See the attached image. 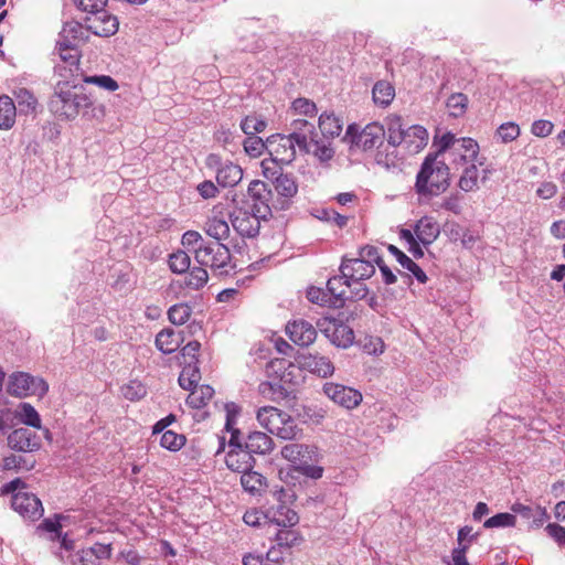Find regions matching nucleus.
I'll return each instance as SVG.
<instances>
[{
	"label": "nucleus",
	"mask_w": 565,
	"mask_h": 565,
	"mask_svg": "<svg viewBox=\"0 0 565 565\" xmlns=\"http://www.w3.org/2000/svg\"><path fill=\"white\" fill-rule=\"evenodd\" d=\"M66 67L55 66V72L62 79L54 85V92L49 100V109L62 120L75 119L81 110L93 105L89 95L84 93V87L76 82V78H68L63 74Z\"/></svg>",
	"instance_id": "nucleus-1"
},
{
	"label": "nucleus",
	"mask_w": 565,
	"mask_h": 565,
	"mask_svg": "<svg viewBox=\"0 0 565 565\" xmlns=\"http://www.w3.org/2000/svg\"><path fill=\"white\" fill-rule=\"evenodd\" d=\"M450 185V170L437 154H427L416 177L415 189L422 196H438Z\"/></svg>",
	"instance_id": "nucleus-2"
},
{
	"label": "nucleus",
	"mask_w": 565,
	"mask_h": 565,
	"mask_svg": "<svg viewBox=\"0 0 565 565\" xmlns=\"http://www.w3.org/2000/svg\"><path fill=\"white\" fill-rule=\"evenodd\" d=\"M256 418L262 427L281 439H295L300 431L290 415L274 406L260 407Z\"/></svg>",
	"instance_id": "nucleus-3"
},
{
	"label": "nucleus",
	"mask_w": 565,
	"mask_h": 565,
	"mask_svg": "<svg viewBox=\"0 0 565 565\" xmlns=\"http://www.w3.org/2000/svg\"><path fill=\"white\" fill-rule=\"evenodd\" d=\"M49 391V384L41 377L26 372H13L9 375L7 392L9 395L23 398L28 396L43 397Z\"/></svg>",
	"instance_id": "nucleus-4"
},
{
	"label": "nucleus",
	"mask_w": 565,
	"mask_h": 565,
	"mask_svg": "<svg viewBox=\"0 0 565 565\" xmlns=\"http://www.w3.org/2000/svg\"><path fill=\"white\" fill-rule=\"evenodd\" d=\"M231 252L226 245L220 242H205L195 249V260L204 267L220 270V274H227L231 263Z\"/></svg>",
	"instance_id": "nucleus-5"
},
{
	"label": "nucleus",
	"mask_w": 565,
	"mask_h": 565,
	"mask_svg": "<svg viewBox=\"0 0 565 565\" xmlns=\"http://www.w3.org/2000/svg\"><path fill=\"white\" fill-rule=\"evenodd\" d=\"M206 164L216 171V181L223 188L235 186L243 178V170L238 164L228 160L223 161L217 154H210Z\"/></svg>",
	"instance_id": "nucleus-6"
},
{
	"label": "nucleus",
	"mask_w": 565,
	"mask_h": 565,
	"mask_svg": "<svg viewBox=\"0 0 565 565\" xmlns=\"http://www.w3.org/2000/svg\"><path fill=\"white\" fill-rule=\"evenodd\" d=\"M317 327L334 345L339 348H348L354 340L353 330L337 319H321L317 322Z\"/></svg>",
	"instance_id": "nucleus-7"
},
{
	"label": "nucleus",
	"mask_w": 565,
	"mask_h": 565,
	"mask_svg": "<svg viewBox=\"0 0 565 565\" xmlns=\"http://www.w3.org/2000/svg\"><path fill=\"white\" fill-rule=\"evenodd\" d=\"M267 149L273 158L284 164L291 163L299 151L296 141L289 135L281 134L267 138Z\"/></svg>",
	"instance_id": "nucleus-8"
},
{
	"label": "nucleus",
	"mask_w": 565,
	"mask_h": 565,
	"mask_svg": "<svg viewBox=\"0 0 565 565\" xmlns=\"http://www.w3.org/2000/svg\"><path fill=\"white\" fill-rule=\"evenodd\" d=\"M230 216L233 228L243 237H255L259 233L260 220L267 218L242 209L233 211Z\"/></svg>",
	"instance_id": "nucleus-9"
},
{
	"label": "nucleus",
	"mask_w": 565,
	"mask_h": 565,
	"mask_svg": "<svg viewBox=\"0 0 565 565\" xmlns=\"http://www.w3.org/2000/svg\"><path fill=\"white\" fill-rule=\"evenodd\" d=\"M85 23L93 34L105 38L114 35L119 26L118 18L105 8L87 17Z\"/></svg>",
	"instance_id": "nucleus-10"
},
{
	"label": "nucleus",
	"mask_w": 565,
	"mask_h": 565,
	"mask_svg": "<svg viewBox=\"0 0 565 565\" xmlns=\"http://www.w3.org/2000/svg\"><path fill=\"white\" fill-rule=\"evenodd\" d=\"M324 394L335 404L352 409L362 402V394L349 386L338 383H326L323 385Z\"/></svg>",
	"instance_id": "nucleus-11"
},
{
	"label": "nucleus",
	"mask_w": 565,
	"mask_h": 565,
	"mask_svg": "<svg viewBox=\"0 0 565 565\" xmlns=\"http://www.w3.org/2000/svg\"><path fill=\"white\" fill-rule=\"evenodd\" d=\"M11 505L20 515L32 521L40 519L44 512L41 500L29 492H17L12 497Z\"/></svg>",
	"instance_id": "nucleus-12"
},
{
	"label": "nucleus",
	"mask_w": 565,
	"mask_h": 565,
	"mask_svg": "<svg viewBox=\"0 0 565 565\" xmlns=\"http://www.w3.org/2000/svg\"><path fill=\"white\" fill-rule=\"evenodd\" d=\"M290 138L296 141L299 152L309 153L311 150V142L316 138L315 125L307 119H294L290 122Z\"/></svg>",
	"instance_id": "nucleus-13"
},
{
	"label": "nucleus",
	"mask_w": 565,
	"mask_h": 565,
	"mask_svg": "<svg viewBox=\"0 0 565 565\" xmlns=\"http://www.w3.org/2000/svg\"><path fill=\"white\" fill-rule=\"evenodd\" d=\"M247 194L253 201L250 210L256 212L257 216L268 217L270 215L268 201L271 192L267 188V184L260 180H254L248 185Z\"/></svg>",
	"instance_id": "nucleus-14"
},
{
	"label": "nucleus",
	"mask_w": 565,
	"mask_h": 565,
	"mask_svg": "<svg viewBox=\"0 0 565 565\" xmlns=\"http://www.w3.org/2000/svg\"><path fill=\"white\" fill-rule=\"evenodd\" d=\"M340 273L351 281L365 280L371 278L375 273V267L367 260L358 258L343 257L340 265Z\"/></svg>",
	"instance_id": "nucleus-15"
},
{
	"label": "nucleus",
	"mask_w": 565,
	"mask_h": 565,
	"mask_svg": "<svg viewBox=\"0 0 565 565\" xmlns=\"http://www.w3.org/2000/svg\"><path fill=\"white\" fill-rule=\"evenodd\" d=\"M286 333L294 343L300 347L312 344L317 338L316 328L303 319L289 322L286 326Z\"/></svg>",
	"instance_id": "nucleus-16"
},
{
	"label": "nucleus",
	"mask_w": 565,
	"mask_h": 565,
	"mask_svg": "<svg viewBox=\"0 0 565 565\" xmlns=\"http://www.w3.org/2000/svg\"><path fill=\"white\" fill-rule=\"evenodd\" d=\"M8 446L15 451L31 452L40 448V439L29 428H17L8 436Z\"/></svg>",
	"instance_id": "nucleus-17"
},
{
	"label": "nucleus",
	"mask_w": 565,
	"mask_h": 565,
	"mask_svg": "<svg viewBox=\"0 0 565 565\" xmlns=\"http://www.w3.org/2000/svg\"><path fill=\"white\" fill-rule=\"evenodd\" d=\"M384 137V126L379 122H372L366 125L356 136H354L353 143L363 150H370L382 145Z\"/></svg>",
	"instance_id": "nucleus-18"
},
{
	"label": "nucleus",
	"mask_w": 565,
	"mask_h": 565,
	"mask_svg": "<svg viewBox=\"0 0 565 565\" xmlns=\"http://www.w3.org/2000/svg\"><path fill=\"white\" fill-rule=\"evenodd\" d=\"M89 33L90 30H88L87 24L83 25L77 21H67L63 24L57 40L79 47L88 41Z\"/></svg>",
	"instance_id": "nucleus-19"
},
{
	"label": "nucleus",
	"mask_w": 565,
	"mask_h": 565,
	"mask_svg": "<svg viewBox=\"0 0 565 565\" xmlns=\"http://www.w3.org/2000/svg\"><path fill=\"white\" fill-rule=\"evenodd\" d=\"M512 512L526 520L532 527H541L548 519L546 508L531 504L514 503L511 508Z\"/></svg>",
	"instance_id": "nucleus-20"
},
{
	"label": "nucleus",
	"mask_w": 565,
	"mask_h": 565,
	"mask_svg": "<svg viewBox=\"0 0 565 565\" xmlns=\"http://www.w3.org/2000/svg\"><path fill=\"white\" fill-rule=\"evenodd\" d=\"M298 362L302 369L321 377L332 375L334 372V366L331 361L322 355L311 353L303 354L299 358Z\"/></svg>",
	"instance_id": "nucleus-21"
},
{
	"label": "nucleus",
	"mask_w": 565,
	"mask_h": 565,
	"mask_svg": "<svg viewBox=\"0 0 565 565\" xmlns=\"http://www.w3.org/2000/svg\"><path fill=\"white\" fill-rule=\"evenodd\" d=\"M264 518L282 527H292L299 522L297 512L284 503H277L276 505L268 508Z\"/></svg>",
	"instance_id": "nucleus-22"
},
{
	"label": "nucleus",
	"mask_w": 565,
	"mask_h": 565,
	"mask_svg": "<svg viewBox=\"0 0 565 565\" xmlns=\"http://www.w3.org/2000/svg\"><path fill=\"white\" fill-rule=\"evenodd\" d=\"M414 233L424 246H428L437 239L440 228L433 217L424 216L416 222Z\"/></svg>",
	"instance_id": "nucleus-23"
},
{
	"label": "nucleus",
	"mask_w": 565,
	"mask_h": 565,
	"mask_svg": "<svg viewBox=\"0 0 565 565\" xmlns=\"http://www.w3.org/2000/svg\"><path fill=\"white\" fill-rule=\"evenodd\" d=\"M427 130L423 126L414 125L406 128L402 145L408 152L417 153L427 145Z\"/></svg>",
	"instance_id": "nucleus-24"
},
{
	"label": "nucleus",
	"mask_w": 565,
	"mask_h": 565,
	"mask_svg": "<svg viewBox=\"0 0 565 565\" xmlns=\"http://www.w3.org/2000/svg\"><path fill=\"white\" fill-rule=\"evenodd\" d=\"M225 463L232 471L242 473L245 470L253 469L255 459L246 448L230 449L225 457Z\"/></svg>",
	"instance_id": "nucleus-25"
},
{
	"label": "nucleus",
	"mask_w": 565,
	"mask_h": 565,
	"mask_svg": "<svg viewBox=\"0 0 565 565\" xmlns=\"http://www.w3.org/2000/svg\"><path fill=\"white\" fill-rule=\"evenodd\" d=\"M54 54H57L61 61L70 66V70L66 68V71H62V73L66 74L68 72L71 78H75L72 67L74 66L76 71L78 70L81 58L79 47L57 40Z\"/></svg>",
	"instance_id": "nucleus-26"
},
{
	"label": "nucleus",
	"mask_w": 565,
	"mask_h": 565,
	"mask_svg": "<svg viewBox=\"0 0 565 565\" xmlns=\"http://www.w3.org/2000/svg\"><path fill=\"white\" fill-rule=\"evenodd\" d=\"M479 145L471 138H459L454 152V163H469L477 160Z\"/></svg>",
	"instance_id": "nucleus-27"
},
{
	"label": "nucleus",
	"mask_w": 565,
	"mask_h": 565,
	"mask_svg": "<svg viewBox=\"0 0 565 565\" xmlns=\"http://www.w3.org/2000/svg\"><path fill=\"white\" fill-rule=\"evenodd\" d=\"M273 447V439L262 431H250L244 441V448H246L252 456L253 454L266 455L271 451Z\"/></svg>",
	"instance_id": "nucleus-28"
},
{
	"label": "nucleus",
	"mask_w": 565,
	"mask_h": 565,
	"mask_svg": "<svg viewBox=\"0 0 565 565\" xmlns=\"http://www.w3.org/2000/svg\"><path fill=\"white\" fill-rule=\"evenodd\" d=\"M352 284L350 279H347L343 274L331 277L327 282V288L333 298V307H342L344 300L348 298L347 288H351Z\"/></svg>",
	"instance_id": "nucleus-29"
},
{
	"label": "nucleus",
	"mask_w": 565,
	"mask_h": 565,
	"mask_svg": "<svg viewBox=\"0 0 565 565\" xmlns=\"http://www.w3.org/2000/svg\"><path fill=\"white\" fill-rule=\"evenodd\" d=\"M181 341L179 333L172 329H163L156 337V347L162 353L170 354L180 347Z\"/></svg>",
	"instance_id": "nucleus-30"
},
{
	"label": "nucleus",
	"mask_w": 565,
	"mask_h": 565,
	"mask_svg": "<svg viewBox=\"0 0 565 565\" xmlns=\"http://www.w3.org/2000/svg\"><path fill=\"white\" fill-rule=\"evenodd\" d=\"M310 448L301 444H288L281 449V456L299 466L308 463L310 457Z\"/></svg>",
	"instance_id": "nucleus-31"
},
{
	"label": "nucleus",
	"mask_w": 565,
	"mask_h": 565,
	"mask_svg": "<svg viewBox=\"0 0 565 565\" xmlns=\"http://www.w3.org/2000/svg\"><path fill=\"white\" fill-rule=\"evenodd\" d=\"M17 107L12 98L7 95L0 96V129L8 130L15 122Z\"/></svg>",
	"instance_id": "nucleus-32"
},
{
	"label": "nucleus",
	"mask_w": 565,
	"mask_h": 565,
	"mask_svg": "<svg viewBox=\"0 0 565 565\" xmlns=\"http://www.w3.org/2000/svg\"><path fill=\"white\" fill-rule=\"evenodd\" d=\"M386 129L388 145L393 148L401 146L406 130L403 126L402 118L396 115L388 116L386 118Z\"/></svg>",
	"instance_id": "nucleus-33"
},
{
	"label": "nucleus",
	"mask_w": 565,
	"mask_h": 565,
	"mask_svg": "<svg viewBox=\"0 0 565 565\" xmlns=\"http://www.w3.org/2000/svg\"><path fill=\"white\" fill-rule=\"evenodd\" d=\"M319 128L323 136L333 138L342 131V121L332 113H323L319 117Z\"/></svg>",
	"instance_id": "nucleus-34"
},
{
	"label": "nucleus",
	"mask_w": 565,
	"mask_h": 565,
	"mask_svg": "<svg viewBox=\"0 0 565 565\" xmlns=\"http://www.w3.org/2000/svg\"><path fill=\"white\" fill-rule=\"evenodd\" d=\"M214 390L210 385L195 386L186 398V404L192 408H201L213 397Z\"/></svg>",
	"instance_id": "nucleus-35"
},
{
	"label": "nucleus",
	"mask_w": 565,
	"mask_h": 565,
	"mask_svg": "<svg viewBox=\"0 0 565 565\" xmlns=\"http://www.w3.org/2000/svg\"><path fill=\"white\" fill-rule=\"evenodd\" d=\"M241 484L252 494L259 493L265 487V478L252 469L245 470L241 476Z\"/></svg>",
	"instance_id": "nucleus-36"
},
{
	"label": "nucleus",
	"mask_w": 565,
	"mask_h": 565,
	"mask_svg": "<svg viewBox=\"0 0 565 565\" xmlns=\"http://www.w3.org/2000/svg\"><path fill=\"white\" fill-rule=\"evenodd\" d=\"M205 232L214 242L221 243L230 236V226L226 221L213 217L206 222Z\"/></svg>",
	"instance_id": "nucleus-37"
},
{
	"label": "nucleus",
	"mask_w": 565,
	"mask_h": 565,
	"mask_svg": "<svg viewBox=\"0 0 565 565\" xmlns=\"http://www.w3.org/2000/svg\"><path fill=\"white\" fill-rule=\"evenodd\" d=\"M372 94L376 105L387 106L395 96V89L388 82L380 81L375 83Z\"/></svg>",
	"instance_id": "nucleus-38"
},
{
	"label": "nucleus",
	"mask_w": 565,
	"mask_h": 565,
	"mask_svg": "<svg viewBox=\"0 0 565 565\" xmlns=\"http://www.w3.org/2000/svg\"><path fill=\"white\" fill-rule=\"evenodd\" d=\"M275 189L277 193L285 199H290L298 192V185L295 178L290 174L284 173H280L278 177H276Z\"/></svg>",
	"instance_id": "nucleus-39"
},
{
	"label": "nucleus",
	"mask_w": 565,
	"mask_h": 565,
	"mask_svg": "<svg viewBox=\"0 0 565 565\" xmlns=\"http://www.w3.org/2000/svg\"><path fill=\"white\" fill-rule=\"evenodd\" d=\"M17 417L24 425L41 428V418L36 409L30 403H21L17 408Z\"/></svg>",
	"instance_id": "nucleus-40"
},
{
	"label": "nucleus",
	"mask_w": 565,
	"mask_h": 565,
	"mask_svg": "<svg viewBox=\"0 0 565 565\" xmlns=\"http://www.w3.org/2000/svg\"><path fill=\"white\" fill-rule=\"evenodd\" d=\"M13 95L21 113L29 114L36 109L38 99L29 89L18 88L13 92Z\"/></svg>",
	"instance_id": "nucleus-41"
},
{
	"label": "nucleus",
	"mask_w": 565,
	"mask_h": 565,
	"mask_svg": "<svg viewBox=\"0 0 565 565\" xmlns=\"http://www.w3.org/2000/svg\"><path fill=\"white\" fill-rule=\"evenodd\" d=\"M201 379L199 367L196 365H184L179 376V384L183 390L192 391Z\"/></svg>",
	"instance_id": "nucleus-42"
},
{
	"label": "nucleus",
	"mask_w": 565,
	"mask_h": 565,
	"mask_svg": "<svg viewBox=\"0 0 565 565\" xmlns=\"http://www.w3.org/2000/svg\"><path fill=\"white\" fill-rule=\"evenodd\" d=\"M209 280V274L204 266L192 268L184 278V285L188 288L198 290L202 288Z\"/></svg>",
	"instance_id": "nucleus-43"
},
{
	"label": "nucleus",
	"mask_w": 565,
	"mask_h": 565,
	"mask_svg": "<svg viewBox=\"0 0 565 565\" xmlns=\"http://www.w3.org/2000/svg\"><path fill=\"white\" fill-rule=\"evenodd\" d=\"M468 97L462 93H455L447 99L446 106L449 110V115L452 117L462 116L468 107Z\"/></svg>",
	"instance_id": "nucleus-44"
},
{
	"label": "nucleus",
	"mask_w": 565,
	"mask_h": 565,
	"mask_svg": "<svg viewBox=\"0 0 565 565\" xmlns=\"http://www.w3.org/2000/svg\"><path fill=\"white\" fill-rule=\"evenodd\" d=\"M462 175L459 179L458 185L465 192L473 191L478 188V168L475 162H469Z\"/></svg>",
	"instance_id": "nucleus-45"
},
{
	"label": "nucleus",
	"mask_w": 565,
	"mask_h": 565,
	"mask_svg": "<svg viewBox=\"0 0 565 565\" xmlns=\"http://www.w3.org/2000/svg\"><path fill=\"white\" fill-rule=\"evenodd\" d=\"M458 139L459 138H457L454 134L446 132L438 140H434V146H436L437 149L431 154H437V159H440V157H443L447 151H449L450 154L454 156Z\"/></svg>",
	"instance_id": "nucleus-46"
},
{
	"label": "nucleus",
	"mask_w": 565,
	"mask_h": 565,
	"mask_svg": "<svg viewBox=\"0 0 565 565\" xmlns=\"http://www.w3.org/2000/svg\"><path fill=\"white\" fill-rule=\"evenodd\" d=\"M301 535L294 530H288L287 527L279 530L276 534V543L279 547L290 548L292 546H297L301 543Z\"/></svg>",
	"instance_id": "nucleus-47"
},
{
	"label": "nucleus",
	"mask_w": 565,
	"mask_h": 565,
	"mask_svg": "<svg viewBox=\"0 0 565 565\" xmlns=\"http://www.w3.org/2000/svg\"><path fill=\"white\" fill-rule=\"evenodd\" d=\"M192 313V309L186 303H177L168 311V318L171 323L181 326L188 321Z\"/></svg>",
	"instance_id": "nucleus-48"
},
{
	"label": "nucleus",
	"mask_w": 565,
	"mask_h": 565,
	"mask_svg": "<svg viewBox=\"0 0 565 565\" xmlns=\"http://www.w3.org/2000/svg\"><path fill=\"white\" fill-rule=\"evenodd\" d=\"M191 258L184 250H178L170 256L169 266L173 273L183 274L190 268Z\"/></svg>",
	"instance_id": "nucleus-49"
},
{
	"label": "nucleus",
	"mask_w": 565,
	"mask_h": 565,
	"mask_svg": "<svg viewBox=\"0 0 565 565\" xmlns=\"http://www.w3.org/2000/svg\"><path fill=\"white\" fill-rule=\"evenodd\" d=\"M267 122L255 115L246 116L241 122V129L245 135L255 136L256 132L265 130Z\"/></svg>",
	"instance_id": "nucleus-50"
},
{
	"label": "nucleus",
	"mask_w": 565,
	"mask_h": 565,
	"mask_svg": "<svg viewBox=\"0 0 565 565\" xmlns=\"http://www.w3.org/2000/svg\"><path fill=\"white\" fill-rule=\"evenodd\" d=\"M60 540V547L54 555L62 562L66 563L72 554H75L77 550L75 548V541L67 537L66 534L62 535Z\"/></svg>",
	"instance_id": "nucleus-51"
},
{
	"label": "nucleus",
	"mask_w": 565,
	"mask_h": 565,
	"mask_svg": "<svg viewBox=\"0 0 565 565\" xmlns=\"http://www.w3.org/2000/svg\"><path fill=\"white\" fill-rule=\"evenodd\" d=\"M185 443V437L183 435H179L172 430H167L162 434L160 439V445L171 451H177L181 449V447Z\"/></svg>",
	"instance_id": "nucleus-52"
},
{
	"label": "nucleus",
	"mask_w": 565,
	"mask_h": 565,
	"mask_svg": "<svg viewBox=\"0 0 565 565\" xmlns=\"http://www.w3.org/2000/svg\"><path fill=\"white\" fill-rule=\"evenodd\" d=\"M121 393L129 401H138L147 394V388L141 382L135 380L124 385Z\"/></svg>",
	"instance_id": "nucleus-53"
},
{
	"label": "nucleus",
	"mask_w": 565,
	"mask_h": 565,
	"mask_svg": "<svg viewBox=\"0 0 565 565\" xmlns=\"http://www.w3.org/2000/svg\"><path fill=\"white\" fill-rule=\"evenodd\" d=\"M375 161L379 166L386 170L395 169L399 166V159L397 157L395 148L392 151L379 150L375 156Z\"/></svg>",
	"instance_id": "nucleus-54"
},
{
	"label": "nucleus",
	"mask_w": 565,
	"mask_h": 565,
	"mask_svg": "<svg viewBox=\"0 0 565 565\" xmlns=\"http://www.w3.org/2000/svg\"><path fill=\"white\" fill-rule=\"evenodd\" d=\"M83 82L86 84H94L108 92H115L118 88V83L108 75L84 76Z\"/></svg>",
	"instance_id": "nucleus-55"
},
{
	"label": "nucleus",
	"mask_w": 565,
	"mask_h": 565,
	"mask_svg": "<svg viewBox=\"0 0 565 565\" xmlns=\"http://www.w3.org/2000/svg\"><path fill=\"white\" fill-rule=\"evenodd\" d=\"M243 146H244L245 152L248 156H250L253 158H257V157L262 156L265 148L267 149V141L264 142L262 140V138H259L257 136H248L244 140Z\"/></svg>",
	"instance_id": "nucleus-56"
},
{
	"label": "nucleus",
	"mask_w": 565,
	"mask_h": 565,
	"mask_svg": "<svg viewBox=\"0 0 565 565\" xmlns=\"http://www.w3.org/2000/svg\"><path fill=\"white\" fill-rule=\"evenodd\" d=\"M307 297L312 303L333 307V298L328 289L311 287L307 291Z\"/></svg>",
	"instance_id": "nucleus-57"
},
{
	"label": "nucleus",
	"mask_w": 565,
	"mask_h": 565,
	"mask_svg": "<svg viewBox=\"0 0 565 565\" xmlns=\"http://www.w3.org/2000/svg\"><path fill=\"white\" fill-rule=\"evenodd\" d=\"M291 109L295 115H303L311 118L317 114L316 104L307 98H297L294 100Z\"/></svg>",
	"instance_id": "nucleus-58"
},
{
	"label": "nucleus",
	"mask_w": 565,
	"mask_h": 565,
	"mask_svg": "<svg viewBox=\"0 0 565 565\" xmlns=\"http://www.w3.org/2000/svg\"><path fill=\"white\" fill-rule=\"evenodd\" d=\"M515 524V515L511 513H498L491 518H489L483 526L487 529L492 527H505L513 526Z\"/></svg>",
	"instance_id": "nucleus-59"
},
{
	"label": "nucleus",
	"mask_w": 565,
	"mask_h": 565,
	"mask_svg": "<svg viewBox=\"0 0 565 565\" xmlns=\"http://www.w3.org/2000/svg\"><path fill=\"white\" fill-rule=\"evenodd\" d=\"M68 565H99L96 561L93 552L87 548L77 550L75 554H72L70 559L65 563Z\"/></svg>",
	"instance_id": "nucleus-60"
},
{
	"label": "nucleus",
	"mask_w": 565,
	"mask_h": 565,
	"mask_svg": "<svg viewBox=\"0 0 565 565\" xmlns=\"http://www.w3.org/2000/svg\"><path fill=\"white\" fill-rule=\"evenodd\" d=\"M497 135L502 142L508 143L520 136V127L514 122H505L498 128Z\"/></svg>",
	"instance_id": "nucleus-61"
},
{
	"label": "nucleus",
	"mask_w": 565,
	"mask_h": 565,
	"mask_svg": "<svg viewBox=\"0 0 565 565\" xmlns=\"http://www.w3.org/2000/svg\"><path fill=\"white\" fill-rule=\"evenodd\" d=\"M310 142H311V150L309 153H312L320 161H328L333 157L334 151L330 147V145H327L324 142H319L315 138H313V141H310Z\"/></svg>",
	"instance_id": "nucleus-62"
},
{
	"label": "nucleus",
	"mask_w": 565,
	"mask_h": 565,
	"mask_svg": "<svg viewBox=\"0 0 565 565\" xmlns=\"http://www.w3.org/2000/svg\"><path fill=\"white\" fill-rule=\"evenodd\" d=\"M205 239L201 236L200 233L195 231H188L182 235L181 243L184 247L192 252L195 255V249L201 245L205 244Z\"/></svg>",
	"instance_id": "nucleus-63"
},
{
	"label": "nucleus",
	"mask_w": 565,
	"mask_h": 565,
	"mask_svg": "<svg viewBox=\"0 0 565 565\" xmlns=\"http://www.w3.org/2000/svg\"><path fill=\"white\" fill-rule=\"evenodd\" d=\"M201 348V344L199 341H190L186 345H184L181 350V355L183 358V364L189 365H196L198 359L196 354Z\"/></svg>",
	"instance_id": "nucleus-64"
}]
</instances>
